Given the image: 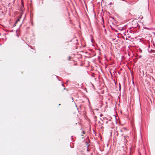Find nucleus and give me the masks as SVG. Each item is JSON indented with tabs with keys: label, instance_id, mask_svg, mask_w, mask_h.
I'll return each mask as SVG.
<instances>
[{
	"label": "nucleus",
	"instance_id": "6",
	"mask_svg": "<svg viewBox=\"0 0 155 155\" xmlns=\"http://www.w3.org/2000/svg\"><path fill=\"white\" fill-rule=\"evenodd\" d=\"M17 23V21H15V23H14V26H15L16 25Z\"/></svg>",
	"mask_w": 155,
	"mask_h": 155
},
{
	"label": "nucleus",
	"instance_id": "17",
	"mask_svg": "<svg viewBox=\"0 0 155 155\" xmlns=\"http://www.w3.org/2000/svg\"><path fill=\"white\" fill-rule=\"evenodd\" d=\"M62 85L64 86V85H63V84H62Z\"/></svg>",
	"mask_w": 155,
	"mask_h": 155
},
{
	"label": "nucleus",
	"instance_id": "3",
	"mask_svg": "<svg viewBox=\"0 0 155 155\" xmlns=\"http://www.w3.org/2000/svg\"><path fill=\"white\" fill-rule=\"evenodd\" d=\"M21 15L20 17H19V18L15 21H17V22H18V21H20V19L21 18Z\"/></svg>",
	"mask_w": 155,
	"mask_h": 155
},
{
	"label": "nucleus",
	"instance_id": "23",
	"mask_svg": "<svg viewBox=\"0 0 155 155\" xmlns=\"http://www.w3.org/2000/svg\"><path fill=\"white\" fill-rule=\"evenodd\" d=\"M102 1H103V0H102Z\"/></svg>",
	"mask_w": 155,
	"mask_h": 155
},
{
	"label": "nucleus",
	"instance_id": "19",
	"mask_svg": "<svg viewBox=\"0 0 155 155\" xmlns=\"http://www.w3.org/2000/svg\"><path fill=\"white\" fill-rule=\"evenodd\" d=\"M108 123V121H107L106 122V123Z\"/></svg>",
	"mask_w": 155,
	"mask_h": 155
},
{
	"label": "nucleus",
	"instance_id": "2",
	"mask_svg": "<svg viewBox=\"0 0 155 155\" xmlns=\"http://www.w3.org/2000/svg\"><path fill=\"white\" fill-rule=\"evenodd\" d=\"M19 10L22 12H23L24 10V6H21V7H20Z\"/></svg>",
	"mask_w": 155,
	"mask_h": 155
},
{
	"label": "nucleus",
	"instance_id": "9",
	"mask_svg": "<svg viewBox=\"0 0 155 155\" xmlns=\"http://www.w3.org/2000/svg\"><path fill=\"white\" fill-rule=\"evenodd\" d=\"M87 150L88 152L89 151V150L88 149V146H87Z\"/></svg>",
	"mask_w": 155,
	"mask_h": 155
},
{
	"label": "nucleus",
	"instance_id": "13",
	"mask_svg": "<svg viewBox=\"0 0 155 155\" xmlns=\"http://www.w3.org/2000/svg\"><path fill=\"white\" fill-rule=\"evenodd\" d=\"M71 98H72V99L73 100V101H74V100H73V97H71Z\"/></svg>",
	"mask_w": 155,
	"mask_h": 155
},
{
	"label": "nucleus",
	"instance_id": "14",
	"mask_svg": "<svg viewBox=\"0 0 155 155\" xmlns=\"http://www.w3.org/2000/svg\"><path fill=\"white\" fill-rule=\"evenodd\" d=\"M153 45L154 46H155V45L153 44Z\"/></svg>",
	"mask_w": 155,
	"mask_h": 155
},
{
	"label": "nucleus",
	"instance_id": "7",
	"mask_svg": "<svg viewBox=\"0 0 155 155\" xmlns=\"http://www.w3.org/2000/svg\"><path fill=\"white\" fill-rule=\"evenodd\" d=\"M85 133V132L84 131H83L82 132V134H84Z\"/></svg>",
	"mask_w": 155,
	"mask_h": 155
},
{
	"label": "nucleus",
	"instance_id": "15",
	"mask_svg": "<svg viewBox=\"0 0 155 155\" xmlns=\"http://www.w3.org/2000/svg\"><path fill=\"white\" fill-rule=\"evenodd\" d=\"M111 4H112V3L111 2L110 3V5H111Z\"/></svg>",
	"mask_w": 155,
	"mask_h": 155
},
{
	"label": "nucleus",
	"instance_id": "11",
	"mask_svg": "<svg viewBox=\"0 0 155 155\" xmlns=\"http://www.w3.org/2000/svg\"><path fill=\"white\" fill-rule=\"evenodd\" d=\"M142 57V56L141 55H140L139 57V58H141V57Z\"/></svg>",
	"mask_w": 155,
	"mask_h": 155
},
{
	"label": "nucleus",
	"instance_id": "22",
	"mask_svg": "<svg viewBox=\"0 0 155 155\" xmlns=\"http://www.w3.org/2000/svg\"><path fill=\"white\" fill-rule=\"evenodd\" d=\"M81 136H83V135L82 134V135H81Z\"/></svg>",
	"mask_w": 155,
	"mask_h": 155
},
{
	"label": "nucleus",
	"instance_id": "5",
	"mask_svg": "<svg viewBox=\"0 0 155 155\" xmlns=\"http://www.w3.org/2000/svg\"><path fill=\"white\" fill-rule=\"evenodd\" d=\"M119 90H120L121 89V85L119 83Z\"/></svg>",
	"mask_w": 155,
	"mask_h": 155
},
{
	"label": "nucleus",
	"instance_id": "10",
	"mask_svg": "<svg viewBox=\"0 0 155 155\" xmlns=\"http://www.w3.org/2000/svg\"><path fill=\"white\" fill-rule=\"evenodd\" d=\"M102 116H103V115L102 114H101L100 115V117H102Z\"/></svg>",
	"mask_w": 155,
	"mask_h": 155
},
{
	"label": "nucleus",
	"instance_id": "21",
	"mask_svg": "<svg viewBox=\"0 0 155 155\" xmlns=\"http://www.w3.org/2000/svg\"><path fill=\"white\" fill-rule=\"evenodd\" d=\"M61 105V104H59V105Z\"/></svg>",
	"mask_w": 155,
	"mask_h": 155
},
{
	"label": "nucleus",
	"instance_id": "1",
	"mask_svg": "<svg viewBox=\"0 0 155 155\" xmlns=\"http://www.w3.org/2000/svg\"><path fill=\"white\" fill-rule=\"evenodd\" d=\"M132 27L134 28L137 27L138 25L137 22L136 21H132Z\"/></svg>",
	"mask_w": 155,
	"mask_h": 155
},
{
	"label": "nucleus",
	"instance_id": "12",
	"mask_svg": "<svg viewBox=\"0 0 155 155\" xmlns=\"http://www.w3.org/2000/svg\"><path fill=\"white\" fill-rule=\"evenodd\" d=\"M16 35H17V36H18V37H19V35H18V34H17Z\"/></svg>",
	"mask_w": 155,
	"mask_h": 155
},
{
	"label": "nucleus",
	"instance_id": "16",
	"mask_svg": "<svg viewBox=\"0 0 155 155\" xmlns=\"http://www.w3.org/2000/svg\"><path fill=\"white\" fill-rule=\"evenodd\" d=\"M91 155H92V153H91Z\"/></svg>",
	"mask_w": 155,
	"mask_h": 155
},
{
	"label": "nucleus",
	"instance_id": "20",
	"mask_svg": "<svg viewBox=\"0 0 155 155\" xmlns=\"http://www.w3.org/2000/svg\"><path fill=\"white\" fill-rule=\"evenodd\" d=\"M142 18H143V17H142V18H140L141 19H142Z\"/></svg>",
	"mask_w": 155,
	"mask_h": 155
},
{
	"label": "nucleus",
	"instance_id": "8",
	"mask_svg": "<svg viewBox=\"0 0 155 155\" xmlns=\"http://www.w3.org/2000/svg\"><path fill=\"white\" fill-rule=\"evenodd\" d=\"M71 58V57L69 56L68 58V60H70V59Z\"/></svg>",
	"mask_w": 155,
	"mask_h": 155
},
{
	"label": "nucleus",
	"instance_id": "18",
	"mask_svg": "<svg viewBox=\"0 0 155 155\" xmlns=\"http://www.w3.org/2000/svg\"><path fill=\"white\" fill-rule=\"evenodd\" d=\"M70 147L71 148H72V147L71 146V145H70Z\"/></svg>",
	"mask_w": 155,
	"mask_h": 155
},
{
	"label": "nucleus",
	"instance_id": "4",
	"mask_svg": "<svg viewBox=\"0 0 155 155\" xmlns=\"http://www.w3.org/2000/svg\"><path fill=\"white\" fill-rule=\"evenodd\" d=\"M21 0V6H24V3H23V0Z\"/></svg>",
	"mask_w": 155,
	"mask_h": 155
}]
</instances>
